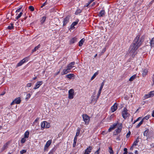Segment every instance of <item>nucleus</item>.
I'll list each match as a JSON object with an SVG mask.
<instances>
[{
    "label": "nucleus",
    "instance_id": "obj_1",
    "mask_svg": "<svg viewBox=\"0 0 154 154\" xmlns=\"http://www.w3.org/2000/svg\"><path fill=\"white\" fill-rule=\"evenodd\" d=\"M144 39L143 36L140 37V35H138L134 39L129 48L130 55L132 57H134L137 54V50L143 42Z\"/></svg>",
    "mask_w": 154,
    "mask_h": 154
},
{
    "label": "nucleus",
    "instance_id": "obj_2",
    "mask_svg": "<svg viewBox=\"0 0 154 154\" xmlns=\"http://www.w3.org/2000/svg\"><path fill=\"white\" fill-rule=\"evenodd\" d=\"M83 120L85 124L88 125L89 124L90 117L86 114H83L82 115Z\"/></svg>",
    "mask_w": 154,
    "mask_h": 154
},
{
    "label": "nucleus",
    "instance_id": "obj_3",
    "mask_svg": "<svg viewBox=\"0 0 154 154\" xmlns=\"http://www.w3.org/2000/svg\"><path fill=\"white\" fill-rule=\"evenodd\" d=\"M122 116L124 119H125L129 116V114L128 112V110L125 107L122 112Z\"/></svg>",
    "mask_w": 154,
    "mask_h": 154
},
{
    "label": "nucleus",
    "instance_id": "obj_4",
    "mask_svg": "<svg viewBox=\"0 0 154 154\" xmlns=\"http://www.w3.org/2000/svg\"><path fill=\"white\" fill-rule=\"evenodd\" d=\"M41 128L42 130H43L45 128H49L50 127V125L49 123L46 121H44L41 123Z\"/></svg>",
    "mask_w": 154,
    "mask_h": 154
},
{
    "label": "nucleus",
    "instance_id": "obj_5",
    "mask_svg": "<svg viewBox=\"0 0 154 154\" xmlns=\"http://www.w3.org/2000/svg\"><path fill=\"white\" fill-rule=\"evenodd\" d=\"M68 98L70 99H72L74 95V91L73 89H70L69 91Z\"/></svg>",
    "mask_w": 154,
    "mask_h": 154
},
{
    "label": "nucleus",
    "instance_id": "obj_6",
    "mask_svg": "<svg viewBox=\"0 0 154 154\" xmlns=\"http://www.w3.org/2000/svg\"><path fill=\"white\" fill-rule=\"evenodd\" d=\"M28 58H29L28 57L23 58L17 64L16 67H19L28 61Z\"/></svg>",
    "mask_w": 154,
    "mask_h": 154
},
{
    "label": "nucleus",
    "instance_id": "obj_7",
    "mask_svg": "<svg viewBox=\"0 0 154 154\" xmlns=\"http://www.w3.org/2000/svg\"><path fill=\"white\" fill-rule=\"evenodd\" d=\"M70 17V16L68 15L64 19L63 21V26H65L69 22Z\"/></svg>",
    "mask_w": 154,
    "mask_h": 154
},
{
    "label": "nucleus",
    "instance_id": "obj_8",
    "mask_svg": "<svg viewBox=\"0 0 154 154\" xmlns=\"http://www.w3.org/2000/svg\"><path fill=\"white\" fill-rule=\"evenodd\" d=\"M52 142L51 140H48L46 143V144L45 145L44 149V151H46L47 149L49 147L50 145L51 144Z\"/></svg>",
    "mask_w": 154,
    "mask_h": 154
},
{
    "label": "nucleus",
    "instance_id": "obj_9",
    "mask_svg": "<svg viewBox=\"0 0 154 154\" xmlns=\"http://www.w3.org/2000/svg\"><path fill=\"white\" fill-rule=\"evenodd\" d=\"M75 62H72L69 63L67 66L66 67L69 71H70L71 69L74 67V65L75 64Z\"/></svg>",
    "mask_w": 154,
    "mask_h": 154
},
{
    "label": "nucleus",
    "instance_id": "obj_10",
    "mask_svg": "<svg viewBox=\"0 0 154 154\" xmlns=\"http://www.w3.org/2000/svg\"><path fill=\"white\" fill-rule=\"evenodd\" d=\"M122 123L119 124L117 128L115 130V131L117 133H120L122 131Z\"/></svg>",
    "mask_w": 154,
    "mask_h": 154
},
{
    "label": "nucleus",
    "instance_id": "obj_11",
    "mask_svg": "<svg viewBox=\"0 0 154 154\" xmlns=\"http://www.w3.org/2000/svg\"><path fill=\"white\" fill-rule=\"evenodd\" d=\"M118 104L116 103H115L113 106L111 107V110L112 112H114L116 111L117 109Z\"/></svg>",
    "mask_w": 154,
    "mask_h": 154
},
{
    "label": "nucleus",
    "instance_id": "obj_12",
    "mask_svg": "<svg viewBox=\"0 0 154 154\" xmlns=\"http://www.w3.org/2000/svg\"><path fill=\"white\" fill-rule=\"evenodd\" d=\"M43 83V82L42 81L38 82L35 85V87L33 88V89L35 90L38 88Z\"/></svg>",
    "mask_w": 154,
    "mask_h": 154
},
{
    "label": "nucleus",
    "instance_id": "obj_13",
    "mask_svg": "<svg viewBox=\"0 0 154 154\" xmlns=\"http://www.w3.org/2000/svg\"><path fill=\"white\" fill-rule=\"evenodd\" d=\"M10 142L9 141L7 142L5 144H4L1 149L2 151H3L8 147V145L10 144Z\"/></svg>",
    "mask_w": 154,
    "mask_h": 154
},
{
    "label": "nucleus",
    "instance_id": "obj_14",
    "mask_svg": "<svg viewBox=\"0 0 154 154\" xmlns=\"http://www.w3.org/2000/svg\"><path fill=\"white\" fill-rule=\"evenodd\" d=\"M93 149L91 146H89L85 150L84 154H89Z\"/></svg>",
    "mask_w": 154,
    "mask_h": 154
},
{
    "label": "nucleus",
    "instance_id": "obj_15",
    "mask_svg": "<svg viewBox=\"0 0 154 154\" xmlns=\"http://www.w3.org/2000/svg\"><path fill=\"white\" fill-rule=\"evenodd\" d=\"M117 125L118 123H115L112 125L111 126L108 130V132H110L112 130H114L115 128H116Z\"/></svg>",
    "mask_w": 154,
    "mask_h": 154
},
{
    "label": "nucleus",
    "instance_id": "obj_16",
    "mask_svg": "<svg viewBox=\"0 0 154 154\" xmlns=\"http://www.w3.org/2000/svg\"><path fill=\"white\" fill-rule=\"evenodd\" d=\"M71 72V71H69L67 68V69H63V71L61 73V74L62 75H64L68 73L69 72Z\"/></svg>",
    "mask_w": 154,
    "mask_h": 154
},
{
    "label": "nucleus",
    "instance_id": "obj_17",
    "mask_svg": "<svg viewBox=\"0 0 154 154\" xmlns=\"http://www.w3.org/2000/svg\"><path fill=\"white\" fill-rule=\"evenodd\" d=\"M77 38L76 37L72 38L70 40L69 43L70 44H73L77 41Z\"/></svg>",
    "mask_w": 154,
    "mask_h": 154
},
{
    "label": "nucleus",
    "instance_id": "obj_18",
    "mask_svg": "<svg viewBox=\"0 0 154 154\" xmlns=\"http://www.w3.org/2000/svg\"><path fill=\"white\" fill-rule=\"evenodd\" d=\"M148 72V69L147 68L144 69L143 71L142 75L143 77H145Z\"/></svg>",
    "mask_w": 154,
    "mask_h": 154
},
{
    "label": "nucleus",
    "instance_id": "obj_19",
    "mask_svg": "<svg viewBox=\"0 0 154 154\" xmlns=\"http://www.w3.org/2000/svg\"><path fill=\"white\" fill-rule=\"evenodd\" d=\"M14 101L15 102V103L17 104H18L20 103L21 102V100L20 97H18L15 99L14 100Z\"/></svg>",
    "mask_w": 154,
    "mask_h": 154
},
{
    "label": "nucleus",
    "instance_id": "obj_20",
    "mask_svg": "<svg viewBox=\"0 0 154 154\" xmlns=\"http://www.w3.org/2000/svg\"><path fill=\"white\" fill-rule=\"evenodd\" d=\"M105 12L104 10H102L100 11L98 14V16L99 17H103L105 15Z\"/></svg>",
    "mask_w": 154,
    "mask_h": 154
},
{
    "label": "nucleus",
    "instance_id": "obj_21",
    "mask_svg": "<svg viewBox=\"0 0 154 154\" xmlns=\"http://www.w3.org/2000/svg\"><path fill=\"white\" fill-rule=\"evenodd\" d=\"M85 39L84 38H83L81 40L79 43V46H82L85 41Z\"/></svg>",
    "mask_w": 154,
    "mask_h": 154
},
{
    "label": "nucleus",
    "instance_id": "obj_22",
    "mask_svg": "<svg viewBox=\"0 0 154 154\" xmlns=\"http://www.w3.org/2000/svg\"><path fill=\"white\" fill-rule=\"evenodd\" d=\"M74 75L73 74H69L66 75V77L70 79L74 77Z\"/></svg>",
    "mask_w": 154,
    "mask_h": 154
},
{
    "label": "nucleus",
    "instance_id": "obj_23",
    "mask_svg": "<svg viewBox=\"0 0 154 154\" xmlns=\"http://www.w3.org/2000/svg\"><path fill=\"white\" fill-rule=\"evenodd\" d=\"M41 47L40 44H39L37 46L35 47L32 50V53H33L36 51V50H38Z\"/></svg>",
    "mask_w": 154,
    "mask_h": 154
},
{
    "label": "nucleus",
    "instance_id": "obj_24",
    "mask_svg": "<svg viewBox=\"0 0 154 154\" xmlns=\"http://www.w3.org/2000/svg\"><path fill=\"white\" fill-rule=\"evenodd\" d=\"M29 132L28 131H26L24 133V137L25 138H27L29 137Z\"/></svg>",
    "mask_w": 154,
    "mask_h": 154
},
{
    "label": "nucleus",
    "instance_id": "obj_25",
    "mask_svg": "<svg viewBox=\"0 0 154 154\" xmlns=\"http://www.w3.org/2000/svg\"><path fill=\"white\" fill-rule=\"evenodd\" d=\"M14 28V24L11 23L10 25L8 26L7 29L9 30H11Z\"/></svg>",
    "mask_w": 154,
    "mask_h": 154
},
{
    "label": "nucleus",
    "instance_id": "obj_26",
    "mask_svg": "<svg viewBox=\"0 0 154 154\" xmlns=\"http://www.w3.org/2000/svg\"><path fill=\"white\" fill-rule=\"evenodd\" d=\"M136 75H134L130 77L129 79V81L131 82L132 81L134 80L136 78Z\"/></svg>",
    "mask_w": 154,
    "mask_h": 154
},
{
    "label": "nucleus",
    "instance_id": "obj_27",
    "mask_svg": "<svg viewBox=\"0 0 154 154\" xmlns=\"http://www.w3.org/2000/svg\"><path fill=\"white\" fill-rule=\"evenodd\" d=\"M149 131V130L147 129L146 130H145L143 133V135L144 136L146 137L147 136L148 134V133Z\"/></svg>",
    "mask_w": 154,
    "mask_h": 154
},
{
    "label": "nucleus",
    "instance_id": "obj_28",
    "mask_svg": "<svg viewBox=\"0 0 154 154\" xmlns=\"http://www.w3.org/2000/svg\"><path fill=\"white\" fill-rule=\"evenodd\" d=\"M78 22L79 20H76L75 21L73 22L71 25V27H74V26L78 24Z\"/></svg>",
    "mask_w": 154,
    "mask_h": 154
},
{
    "label": "nucleus",
    "instance_id": "obj_29",
    "mask_svg": "<svg viewBox=\"0 0 154 154\" xmlns=\"http://www.w3.org/2000/svg\"><path fill=\"white\" fill-rule=\"evenodd\" d=\"M150 45L151 47L154 46V38L152 39L150 41Z\"/></svg>",
    "mask_w": 154,
    "mask_h": 154
},
{
    "label": "nucleus",
    "instance_id": "obj_30",
    "mask_svg": "<svg viewBox=\"0 0 154 154\" xmlns=\"http://www.w3.org/2000/svg\"><path fill=\"white\" fill-rule=\"evenodd\" d=\"M143 122V119H142L139 123L137 125V126L136 127V128H139L140 126L142 124Z\"/></svg>",
    "mask_w": 154,
    "mask_h": 154
},
{
    "label": "nucleus",
    "instance_id": "obj_31",
    "mask_svg": "<svg viewBox=\"0 0 154 154\" xmlns=\"http://www.w3.org/2000/svg\"><path fill=\"white\" fill-rule=\"evenodd\" d=\"M46 19V17L45 16H44L42 17V19L41 20V24H43L45 22Z\"/></svg>",
    "mask_w": 154,
    "mask_h": 154
},
{
    "label": "nucleus",
    "instance_id": "obj_32",
    "mask_svg": "<svg viewBox=\"0 0 154 154\" xmlns=\"http://www.w3.org/2000/svg\"><path fill=\"white\" fill-rule=\"evenodd\" d=\"M98 72H97L95 73L93 75V76L91 77V80H93L97 76V75L98 74Z\"/></svg>",
    "mask_w": 154,
    "mask_h": 154
},
{
    "label": "nucleus",
    "instance_id": "obj_33",
    "mask_svg": "<svg viewBox=\"0 0 154 154\" xmlns=\"http://www.w3.org/2000/svg\"><path fill=\"white\" fill-rule=\"evenodd\" d=\"M82 10L79 9H77L76 11L75 12V14L76 15H78V14L82 12Z\"/></svg>",
    "mask_w": 154,
    "mask_h": 154
},
{
    "label": "nucleus",
    "instance_id": "obj_34",
    "mask_svg": "<svg viewBox=\"0 0 154 154\" xmlns=\"http://www.w3.org/2000/svg\"><path fill=\"white\" fill-rule=\"evenodd\" d=\"M22 14V12H20V13L19 14H18V15L16 17V19L17 20H18L19 18L21 17Z\"/></svg>",
    "mask_w": 154,
    "mask_h": 154
},
{
    "label": "nucleus",
    "instance_id": "obj_35",
    "mask_svg": "<svg viewBox=\"0 0 154 154\" xmlns=\"http://www.w3.org/2000/svg\"><path fill=\"white\" fill-rule=\"evenodd\" d=\"M149 97H152L154 96V91H151L149 92Z\"/></svg>",
    "mask_w": 154,
    "mask_h": 154
},
{
    "label": "nucleus",
    "instance_id": "obj_36",
    "mask_svg": "<svg viewBox=\"0 0 154 154\" xmlns=\"http://www.w3.org/2000/svg\"><path fill=\"white\" fill-rule=\"evenodd\" d=\"M109 152L110 154H114L113 151L112 149V148L111 147H110L109 148Z\"/></svg>",
    "mask_w": 154,
    "mask_h": 154
},
{
    "label": "nucleus",
    "instance_id": "obj_37",
    "mask_svg": "<svg viewBox=\"0 0 154 154\" xmlns=\"http://www.w3.org/2000/svg\"><path fill=\"white\" fill-rule=\"evenodd\" d=\"M26 138H25L24 137L22 138L20 141L21 143H24L26 141Z\"/></svg>",
    "mask_w": 154,
    "mask_h": 154
},
{
    "label": "nucleus",
    "instance_id": "obj_38",
    "mask_svg": "<svg viewBox=\"0 0 154 154\" xmlns=\"http://www.w3.org/2000/svg\"><path fill=\"white\" fill-rule=\"evenodd\" d=\"M29 9L32 11H33L34 10V7L32 6H30L29 7Z\"/></svg>",
    "mask_w": 154,
    "mask_h": 154
},
{
    "label": "nucleus",
    "instance_id": "obj_39",
    "mask_svg": "<svg viewBox=\"0 0 154 154\" xmlns=\"http://www.w3.org/2000/svg\"><path fill=\"white\" fill-rule=\"evenodd\" d=\"M150 116L149 115H148L144 117L142 119H143V120L145 119L147 120L149 118Z\"/></svg>",
    "mask_w": 154,
    "mask_h": 154
},
{
    "label": "nucleus",
    "instance_id": "obj_40",
    "mask_svg": "<svg viewBox=\"0 0 154 154\" xmlns=\"http://www.w3.org/2000/svg\"><path fill=\"white\" fill-rule=\"evenodd\" d=\"M144 97L145 99H147V98H149V97H149V94H146L144 96Z\"/></svg>",
    "mask_w": 154,
    "mask_h": 154
},
{
    "label": "nucleus",
    "instance_id": "obj_41",
    "mask_svg": "<svg viewBox=\"0 0 154 154\" xmlns=\"http://www.w3.org/2000/svg\"><path fill=\"white\" fill-rule=\"evenodd\" d=\"M26 150L25 149H23L20 151V153L21 154H23L24 153H26Z\"/></svg>",
    "mask_w": 154,
    "mask_h": 154
},
{
    "label": "nucleus",
    "instance_id": "obj_42",
    "mask_svg": "<svg viewBox=\"0 0 154 154\" xmlns=\"http://www.w3.org/2000/svg\"><path fill=\"white\" fill-rule=\"evenodd\" d=\"M80 132V130L79 129H78L77 130V132H76V134L75 136H78Z\"/></svg>",
    "mask_w": 154,
    "mask_h": 154
},
{
    "label": "nucleus",
    "instance_id": "obj_43",
    "mask_svg": "<svg viewBox=\"0 0 154 154\" xmlns=\"http://www.w3.org/2000/svg\"><path fill=\"white\" fill-rule=\"evenodd\" d=\"M124 152L123 154H127L128 153L127 149L126 148H124Z\"/></svg>",
    "mask_w": 154,
    "mask_h": 154
},
{
    "label": "nucleus",
    "instance_id": "obj_44",
    "mask_svg": "<svg viewBox=\"0 0 154 154\" xmlns=\"http://www.w3.org/2000/svg\"><path fill=\"white\" fill-rule=\"evenodd\" d=\"M139 141H135L133 143V145H135V146L137 145V143Z\"/></svg>",
    "mask_w": 154,
    "mask_h": 154
},
{
    "label": "nucleus",
    "instance_id": "obj_45",
    "mask_svg": "<svg viewBox=\"0 0 154 154\" xmlns=\"http://www.w3.org/2000/svg\"><path fill=\"white\" fill-rule=\"evenodd\" d=\"M131 134V132L130 131H129V132L126 135V137L127 138H128Z\"/></svg>",
    "mask_w": 154,
    "mask_h": 154
},
{
    "label": "nucleus",
    "instance_id": "obj_46",
    "mask_svg": "<svg viewBox=\"0 0 154 154\" xmlns=\"http://www.w3.org/2000/svg\"><path fill=\"white\" fill-rule=\"evenodd\" d=\"M31 97V94H29L27 95L26 97V99H28Z\"/></svg>",
    "mask_w": 154,
    "mask_h": 154
},
{
    "label": "nucleus",
    "instance_id": "obj_47",
    "mask_svg": "<svg viewBox=\"0 0 154 154\" xmlns=\"http://www.w3.org/2000/svg\"><path fill=\"white\" fill-rule=\"evenodd\" d=\"M32 86V83H28L26 85V87H30Z\"/></svg>",
    "mask_w": 154,
    "mask_h": 154
},
{
    "label": "nucleus",
    "instance_id": "obj_48",
    "mask_svg": "<svg viewBox=\"0 0 154 154\" xmlns=\"http://www.w3.org/2000/svg\"><path fill=\"white\" fill-rule=\"evenodd\" d=\"M100 149V148H99L97 151H96L95 153L94 154H99V151Z\"/></svg>",
    "mask_w": 154,
    "mask_h": 154
},
{
    "label": "nucleus",
    "instance_id": "obj_49",
    "mask_svg": "<svg viewBox=\"0 0 154 154\" xmlns=\"http://www.w3.org/2000/svg\"><path fill=\"white\" fill-rule=\"evenodd\" d=\"M60 70L57 72L55 73L54 74V76H55L56 75L59 74V73H60Z\"/></svg>",
    "mask_w": 154,
    "mask_h": 154
},
{
    "label": "nucleus",
    "instance_id": "obj_50",
    "mask_svg": "<svg viewBox=\"0 0 154 154\" xmlns=\"http://www.w3.org/2000/svg\"><path fill=\"white\" fill-rule=\"evenodd\" d=\"M21 8H19V9H17L16 10V12L17 13V12H20V11L21 10Z\"/></svg>",
    "mask_w": 154,
    "mask_h": 154
},
{
    "label": "nucleus",
    "instance_id": "obj_51",
    "mask_svg": "<svg viewBox=\"0 0 154 154\" xmlns=\"http://www.w3.org/2000/svg\"><path fill=\"white\" fill-rule=\"evenodd\" d=\"M76 142H77V141H74L73 143V147H75Z\"/></svg>",
    "mask_w": 154,
    "mask_h": 154
},
{
    "label": "nucleus",
    "instance_id": "obj_52",
    "mask_svg": "<svg viewBox=\"0 0 154 154\" xmlns=\"http://www.w3.org/2000/svg\"><path fill=\"white\" fill-rule=\"evenodd\" d=\"M107 132H106L105 131H103V132H102V134L104 135H105V134H107Z\"/></svg>",
    "mask_w": 154,
    "mask_h": 154
},
{
    "label": "nucleus",
    "instance_id": "obj_53",
    "mask_svg": "<svg viewBox=\"0 0 154 154\" xmlns=\"http://www.w3.org/2000/svg\"><path fill=\"white\" fill-rule=\"evenodd\" d=\"M106 48H104L102 51V53H103L105 51H106Z\"/></svg>",
    "mask_w": 154,
    "mask_h": 154
},
{
    "label": "nucleus",
    "instance_id": "obj_54",
    "mask_svg": "<svg viewBox=\"0 0 154 154\" xmlns=\"http://www.w3.org/2000/svg\"><path fill=\"white\" fill-rule=\"evenodd\" d=\"M77 136H75L74 138V141H77Z\"/></svg>",
    "mask_w": 154,
    "mask_h": 154
},
{
    "label": "nucleus",
    "instance_id": "obj_55",
    "mask_svg": "<svg viewBox=\"0 0 154 154\" xmlns=\"http://www.w3.org/2000/svg\"><path fill=\"white\" fill-rule=\"evenodd\" d=\"M152 117H154V110H153L152 112Z\"/></svg>",
    "mask_w": 154,
    "mask_h": 154
},
{
    "label": "nucleus",
    "instance_id": "obj_56",
    "mask_svg": "<svg viewBox=\"0 0 154 154\" xmlns=\"http://www.w3.org/2000/svg\"><path fill=\"white\" fill-rule=\"evenodd\" d=\"M119 133H117V132L116 131V132H114L113 133V135H117Z\"/></svg>",
    "mask_w": 154,
    "mask_h": 154
},
{
    "label": "nucleus",
    "instance_id": "obj_57",
    "mask_svg": "<svg viewBox=\"0 0 154 154\" xmlns=\"http://www.w3.org/2000/svg\"><path fill=\"white\" fill-rule=\"evenodd\" d=\"M92 0H90L88 2V5H90L91 3L93 2Z\"/></svg>",
    "mask_w": 154,
    "mask_h": 154
},
{
    "label": "nucleus",
    "instance_id": "obj_58",
    "mask_svg": "<svg viewBox=\"0 0 154 154\" xmlns=\"http://www.w3.org/2000/svg\"><path fill=\"white\" fill-rule=\"evenodd\" d=\"M53 150H51L48 153V154H53Z\"/></svg>",
    "mask_w": 154,
    "mask_h": 154
},
{
    "label": "nucleus",
    "instance_id": "obj_59",
    "mask_svg": "<svg viewBox=\"0 0 154 154\" xmlns=\"http://www.w3.org/2000/svg\"><path fill=\"white\" fill-rule=\"evenodd\" d=\"M104 82H103L101 84V86H102V87H103V86H104Z\"/></svg>",
    "mask_w": 154,
    "mask_h": 154
},
{
    "label": "nucleus",
    "instance_id": "obj_60",
    "mask_svg": "<svg viewBox=\"0 0 154 154\" xmlns=\"http://www.w3.org/2000/svg\"><path fill=\"white\" fill-rule=\"evenodd\" d=\"M114 117V115L113 114H112L111 115V116H110V118L112 119V118H113Z\"/></svg>",
    "mask_w": 154,
    "mask_h": 154
},
{
    "label": "nucleus",
    "instance_id": "obj_61",
    "mask_svg": "<svg viewBox=\"0 0 154 154\" xmlns=\"http://www.w3.org/2000/svg\"><path fill=\"white\" fill-rule=\"evenodd\" d=\"M103 88V87H102V86H100V89H99V91H101L102 90V89Z\"/></svg>",
    "mask_w": 154,
    "mask_h": 154
},
{
    "label": "nucleus",
    "instance_id": "obj_62",
    "mask_svg": "<svg viewBox=\"0 0 154 154\" xmlns=\"http://www.w3.org/2000/svg\"><path fill=\"white\" fill-rule=\"evenodd\" d=\"M27 18V17H24L22 20V21H23V20H26V19Z\"/></svg>",
    "mask_w": 154,
    "mask_h": 154
},
{
    "label": "nucleus",
    "instance_id": "obj_63",
    "mask_svg": "<svg viewBox=\"0 0 154 154\" xmlns=\"http://www.w3.org/2000/svg\"><path fill=\"white\" fill-rule=\"evenodd\" d=\"M95 2H94L92 4V6H94V5H95Z\"/></svg>",
    "mask_w": 154,
    "mask_h": 154
},
{
    "label": "nucleus",
    "instance_id": "obj_64",
    "mask_svg": "<svg viewBox=\"0 0 154 154\" xmlns=\"http://www.w3.org/2000/svg\"><path fill=\"white\" fill-rule=\"evenodd\" d=\"M152 79H153V83H154V74L153 75Z\"/></svg>",
    "mask_w": 154,
    "mask_h": 154
}]
</instances>
